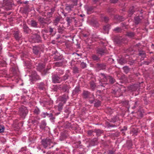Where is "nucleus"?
<instances>
[{"label": "nucleus", "mask_w": 154, "mask_h": 154, "mask_svg": "<svg viewBox=\"0 0 154 154\" xmlns=\"http://www.w3.org/2000/svg\"><path fill=\"white\" fill-rule=\"evenodd\" d=\"M54 141L53 139L46 138L42 140V143L45 148L49 146H51V147H53L54 146Z\"/></svg>", "instance_id": "nucleus-1"}, {"label": "nucleus", "mask_w": 154, "mask_h": 154, "mask_svg": "<svg viewBox=\"0 0 154 154\" xmlns=\"http://www.w3.org/2000/svg\"><path fill=\"white\" fill-rule=\"evenodd\" d=\"M41 41V37L39 35L37 34L32 35L31 36L29 41L32 43H38Z\"/></svg>", "instance_id": "nucleus-2"}, {"label": "nucleus", "mask_w": 154, "mask_h": 154, "mask_svg": "<svg viewBox=\"0 0 154 154\" xmlns=\"http://www.w3.org/2000/svg\"><path fill=\"white\" fill-rule=\"evenodd\" d=\"M52 82L54 83H60L61 81V78L57 74L53 75L52 76Z\"/></svg>", "instance_id": "nucleus-3"}, {"label": "nucleus", "mask_w": 154, "mask_h": 154, "mask_svg": "<svg viewBox=\"0 0 154 154\" xmlns=\"http://www.w3.org/2000/svg\"><path fill=\"white\" fill-rule=\"evenodd\" d=\"M38 20L40 23L43 25H44L45 24L48 25L49 23V20L48 18L45 19L41 17H39Z\"/></svg>", "instance_id": "nucleus-4"}, {"label": "nucleus", "mask_w": 154, "mask_h": 154, "mask_svg": "<svg viewBox=\"0 0 154 154\" xmlns=\"http://www.w3.org/2000/svg\"><path fill=\"white\" fill-rule=\"evenodd\" d=\"M28 112V110L26 107L22 108L20 110V114L21 116L25 117Z\"/></svg>", "instance_id": "nucleus-5"}, {"label": "nucleus", "mask_w": 154, "mask_h": 154, "mask_svg": "<svg viewBox=\"0 0 154 154\" xmlns=\"http://www.w3.org/2000/svg\"><path fill=\"white\" fill-rule=\"evenodd\" d=\"M38 88L40 90H45L47 88V85L42 82L38 83Z\"/></svg>", "instance_id": "nucleus-6"}, {"label": "nucleus", "mask_w": 154, "mask_h": 154, "mask_svg": "<svg viewBox=\"0 0 154 154\" xmlns=\"http://www.w3.org/2000/svg\"><path fill=\"white\" fill-rule=\"evenodd\" d=\"M73 4V5H68L66 6V9L69 10H71L72 8L73 7V5H76L77 3V0H72Z\"/></svg>", "instance_id": "nucleus-7"}, {"label": "nucleus", "mask_w": 154, "mask_h": 154, "mask_svg": "<svg viewBox=\"0 0 154 154\" xmlns=\"http://www.w3.org/2000/svg\"><path fill=\"white\" fill-rule=\"evenodd\" d=\"M45 65L40 64L38 65L37 66V69L38 70L41 72L44 70Z\"/></svg>", "instance_id": "nucleus-8"}, {"label": "nucleus", "mask_w": 154, "mask_h": 154, "mask_svg": "<svg viewBox=\"0 0 154 154\" xmlns=\"http://www.w3.org/2000/svg\"><path fill=\"white\" fill-rule=\"evenodd\" d=\"M90 93L87 91H83L82 93L83 97L84 98H87L90 95Z\"/></svg>", "instance_id": "nucleus-9"}, {"label": "nucleus", "mask_w": 154, "mask_h": 154, "mask_svg": "<svg viewBox=\"0 0 154 154\" xmlns=\"http://www.w3.org/2000/svg\"><path fill=\"white\" fill-rule=\"evenodd\" d=\"M68 99V95H64L62 96L61 99L60 101L63 102V103H65L67 100Z\"/></svg>", "instance_id": "nucleus-10"}, {"label": "nucleus", "mask_w": 154, "mask_h": 154, "mask_svg": "<svg viewBox=\"0 0 154 154\" xmlns=\"http://www.w3.org/2000/svg\"><path fill=\"white\" fill-rule=\"evenodd\" d=\"M97 53L101 55H102L105 53V51L102 48H98L96 51Z\"/></svg>", "instance_id": "nucleus-11"}, {"label": "nucleus", "mask_w": 154, "mask_h": 154, "mask_svg": "<svg viewBox=\"0 0 154 154\" xmlns=\"http://www.w3.org/2000/svg\"><path fill=\"white\" fill-rule=\"evenodd\" d=\"M32 77L33 80L35 79L38 80L39 79V76L35 72L32 74Z\"/></svg>", "instance_id": "nucleus-12"}, {"label": "nucleus", "mask_w": 154, "mask_h": 154, "mask_svg": "<svg viewBox=\"0 0 154 154\" xmlns=\"http://www.w3.org/2000/svg\"><path fill=\"white\" fill-rule=\"evenodd\" d=\"M57 29L58 32L62 33L64 29V28L63 25H60L58 26Z\"/></svg>", "instance_id": "nucleus-13"}, {"label": "nucleus", "mask_w": 154, "mask_h": 154, "mask_svg": "<svg viewBox=\"0 0 154 154\" xmlns=\"http://www.w3.org/2000/svg\"><path fill=\"white\" fill-rule=\"evenodd\" d=\"M14 34L15 38L17 40H19L21 37L20 35L19 34V32L18 31L15 32Z\"/></svg>", "instance_id": "nucleus-14"}, {"label": "nucleus", "mask_w": 154, "mask_h": 154, "mask_svg": "<svg viewBox=\"0 0 154 154\" xmlns=\"http://www.w3.org/2000/svg\"><path fill=\"white\" fill-rule=\"evenodd\" d=\"M46 125V123L45 121H43L42 122L41 124L40 125V128L42 129H44Z\"/></svg>", "instance_id": "nucleus-15"}, {"label": "nucleus", "mask_w": 154, "mask_h": 154, "mask_svg": "<svg viewBox=\"0 0 154 154\" xmlns=\"http://www.w3.org/2000/svg\"><path fill=\"white\" fill-rule=\"evenodd\" d=\"M60 20V19L59 17H56L53 22L54 25L55 26L57 25L58 23L59 22Z\"/></svg>", "instance_id": "nucleus-16"}, {"label": "nucleus", "mask_w": 154, "mask_h": 154, "mask_svg": "<svg viewBox=\"0 0 154 154\" xmlns=\"http://www.w3.org/2000/svg\"><path fill=\"white\" fill-rule=\"evenodd\" d=\"M33 52L35 54L38 55L39 54V49L37 47H34L33 49Z\"/></svg>", "instance_id": "nucleus-17"}, {"label": "nucleus", "mask_w": 154, "mask_h": 154, "mask_svg": "<svg viewBox=\"0 0 154 154\" xmlns=\"http://www.w3.org/2000/svg\"><path fill=\"white\" fill-rule=\"evenodd\" d=\"M69 88V87L66 85H64L62 88L64 92H68Z\"/></svg>", "instance_id": "nucleus-18"}, {"label": "nucleus", "mask_w": 154, "mask_h": 154, "mask_svg": "<svg viewBox=\"0 0 154 154\" xmlns=\"http://www.w3.org/2000/svg\"><path fill=\"white\" fill-rule=\"evenodd\" d=\"M69 77V75L67 74H66L64 75L61 78V81H65Z\"/></svg>", "instance_id": "nucleus-19"}, {"label": "nucleus", "mask_w": 154, "mask_h": 154, "mask_svg": "<svg viewBox=\"0 0 154 154\" xmlns=\"http://www.w3.org/2000/svg\"><path fill=\"white\" fill-rule=\"evenodd\" d=\"M63 103L62 102L60 103L58 105V109L59 111H61L63 108Z\"/></svg>", "instance_id": "nucleus-20"}, {"label": "nucleus", "mask_w": 154, "mask_h": 154, "mask_svg": "<svg viewBox=\"0 0 154 154\" xmlns=\"http://www.w3.org/2000/svg\"><path fill=\"white\" fill-rule=\"evenodd\" d=\"M31 23L32 26L34 27L37 26V23L34 20H32L31 21Z\"/></svg>", "instance_id": "nucleus-21"}, {"label": "nucleus", "mask_w": 154, "mask_h": 154, "mask_svg": "<svg viewBox=\"0 0 154 154\" xmlns=\"http://www.w3.org/2000/svg\"><path fill=\"white\" fill-rule=\"evenodd\" d=\"M94 133H96L97 135L100 136L102 133V132L99 129H96L94 130Z\"/></svg>", "instance_id": "nucleus-22"}, {"label": "nucleus", "mask_w": 154, "mask_h": 154, "mask_svg": "<svg viewBox=\"0 0 154 154\" xmlns=\"http://www.w3.org/2000/svg\"><path fill=\"white\" fill-rule=\"evenodd\" d=\"M54 64L55 66H60L63 65V63L62 62H59L55 63Z\"/></svg>", "instance_id": "nucleus-23"}, {"label": "nucleus", "mask_w": 154, "mask_h": 154, "mask_svg": "<svg viewBox=\"0 0 154 154\" xmlns=\"http://www.w3.org/2000/svg\"><path fill=\"white\" fill-rule=\"evenodd\" d=\"M92 59L94 60H99L98 57L95 55H93L92 56Z\"/></svg>", "instance_id": "nucleus-24"}, {"label": "nucleus", "mask_w": 154, "mask_h": 154, "mask_svg": "<svg viewBox=\"0 0 154 154\" xmlns=\"http://www.w3.org/2000/svg\"><path fill=\"white\" fill-rule=\"evenodd\" d=\"M134 19L135 23L137 24H138L140 20V19L139 17H135Z\"/></svg>", "instance_id": "nucleus-25"}, {"label": "nucleus", "mask_w": 154, "mask_h": 154, "mask_svg": "<svg viewBox=\"0 0 154 154\" xmlns=\"http://www.w3.org/2000/svg\"><path fill=\"white\" fill-rule=\"evenodd\" d=\"M94 130L93 131L92 130H89L88 131V135L91 136L92 135H94Z\"/></svg>", "instance_id": "nucleus-26"}, {"label": "nucleus", "mask_w": 154, "mask_h": 154, "mask_svg": "<svg viewBox=\"0 0 154 154\" xmlns=\"http://www.w3.org/2000/svg\"><path fill=\"white\" fill-rule=\"evenodd\" d=\"M80 91V90L78 87H76L73 91V92L75 93H78Z\"/></svg>", "instance_id": "nucleus-27"}, {"label": "nucleus", "mask_w": 154, "mask_h": 154, "mask_svg": "<svg viewBox=\"0 0 154 154\" xmlns=\"http://www.w3.org/2000/svg\"><path fill=\"white\" fill-rule=\"evenodd\" d=\"M49 114H48L47 112H43L42 114V117L43 118H45L46 116H48Z\"/></svg>", "instance_id": "nucleus-28"}, {"label": "nucleus", "mask_w": 154, "mask_h": 154, "mask_svg": "<svg viewBox=\"0 0 154 154\" xmlns=\"http://www.w3.org/2000/svg\"><path fill=\"white\" fill-rule=\"evenodd\" d=\"M90 86L91 88L93 89L95 88L96 85L93 82H91L90 83Z\"/></svg>", "instance_id": "nucleus-29"}, {"label": "nucleus", "mask_w": 154, "mask_h": 154, "mask_svg": "<svg viewBox=\"0 0 154 154\" xmlns=\"http://www.w3.org/2000/svg\"><path fill=\"white\" fill-rule=\"evenodd\" d=\"M4 128L3 125H0V133L3 132H4Z\"/></svg>", "instance_id": "nucleus-30"}, {"label": "nucleus", "mask_w": 154, "mask_h": 154, "mask_svg": "<svg viewBox=\"0 0 154 154\" xmlns=\"http://www.w3.org/2000/svg\"><path fill=\"white\" fill-rule=\"evenodd\" d=\"M100 103L99 101H98L94 104V106L96 107L99 106L100 105Z\"/></svg>", "instance_id": "nucleus-31"}, {"label": "nucleus", "mask_w": 154, "mask_h": 154, "mask_svg": "<svg viewBox=\"0 0 154 154\" xmlns=\"http://www.w3.org/2000/svg\"><path fill=\"white\" fill-rule=\"evenodd\" d=\"M48 116L51 119H55V118L53 117V115L51 113H50Z\"/></svg>", "instance_id": "nucleus-32"}, {"label": "nucleus", "mask_w": 154, "mask_h": 154, "mask_svg": "<svg viewBox=\"0 0 154 154\" xmlns=\"http://www.w3.org/2000/svg\"><path fill=\"white\" fill-rule=\"evenodd\" d=\"M127 35L128 36L130 37H132L134 36V34L132 32H128Z\"/></svg>", "instance_id": "nucleus-33"}, {"label": "nucleus", "mask_w": 154, "mask_h": 154, "mask_svg": "<svg viewBox=\"0 0 154 154\" xmlns=\"http://www.w3.org/2000/svg\"><path fill=\"white\" fill-rule=\"evenodd\" d=\"M24 31L26 33H28V28L27 26H24L23 27Z\"/></svg>", "instance_id": "nucleus-34"}, {"label": "nucleus", "mask_w": 154, "mask_h": 154, "mask_svg": "<svg viewBox=\"0 0 154 154\" xmlns=\"http://www.w3.org/2000/svg\"><path fill=\"white\" fill-rule=\"evenodd\" d=\"M81 65L83 68H84L86 66V63L83 62L82 63H81Z\"/></svg>", "instance_id": "nucleus-35"}, {"label": "nucleus", "mask_w": 154, "mask_h": 154, "mask_svg": "<svg viewBox=\"0 0 154 154\" xmlns=\"http://www.w3.org/2000/svg\"><path fill=\"white\" fill-rule=\"evenodd\" d=\"M39 112V110L38 109H35L34 110V112L36 114H38Z\"/></svg>", "instance_id": "nucleus-36"}, {"label": "nucleus", "mask_w": 154, "mask_h": 154, "mask_svg": "<svg viewBox=\"0 0 154 154\" xmlns=\"http://www.w3.org/2000/svg\"><path fill=\"white\" fill-rule=\"evenodd\" d=\"M139 54L140 55H142L144 57L145 56V53L144 52H140L139 53Z\"/></svg>", "instance_id": "nucleus-37"}, {"label": "nucleus", "mask_w": 154, "mask_h": 154, "mask_svg": "<svg viewBox=\"0 0 154 154\" xmlns=\"http://www.w3.org/2000/svg\"><path fill=\"white\" fill-rule=\"evenodd\" d=\"M99 67L100 68H101V69H105V68L106 66L105 65H100Z\"/></svg>", "instance_id": "nucleus-38"}, {"label": "nucleus", "mask_w": 154, "mask_h": 154, "mask_svg": "<svg viewBox=\"0 0 154 154\" xmlns=\"http://www.w3.org/2000/svg\"><path fill=\"white\" fill-rule=\"evenodd\" d=\"M49 32L51 33L53 31V29L51 26H49Z\"/></svg>", "instance_id": "nucleus-39"}, {"label": "nucleus", "mask_w": 154, "mask_h": 154, "mask_svg": "<svg viewBox=\"0 0 154 154\" xmlns=\"http://www.w3.org/2000/svg\"><path fill=\"white\" fill-rule=\"evenodd\" d=\"M64 112L66 113H67L68 114H69V112L68 109H66L64 110Z\"/></svg>", "instance_id": "nucleus-40"}, {"label": "nucleus", "mask_w": 154, "mask_h": 154, "mask_svg": "<svg viewBox=\"0 0 154 154\" xmlns=\"http://www.w3.org/2000/svg\"><path fill=\"white\" fill-rule=\"evenodd\" d=\"M93 9L92 7H89L88 8L87 10L88 11H91L93 10Z\"/></svg>", "instance_id": "nucleus-41"}, {"label": "nucleus", "mask_w": 154, "mask_h": 154, "mask_svg": "<svg viewBox=\"0 0 154 154\" xmlns=\"http://www.w3.org/2000/svg\"><path fill=\"white\" fill-rule=\"evenodd\" d=\"M66 20L68 23H69L70 22V19L69 17H67L66 18Z\"/></svg>", "instance_id": "nucleus-42"}, {"label": "nucleus", "mask_w": 154, "mask_h": 154, "mask_svg": "<svg viewBox=\"0 0 154 154\" xmlns=\"http://www.w3.org/2000/svg\"><path fill=\"white\" fill-rule=\"evenodd\" d=\"M73 69L74 71L76 72L78 71V68L76 67H74Z\"/></svg>", "instance_id": "nucleus-43"}, {"label": "nucleus", "mask_w": 154, "mask_h": 154, "mask_svg": "<svg viewBox=\"0 0 154 154\" xmlns=\"http://www.w3.org/2000/svg\"><path fill=\"white\" fill-rule=\"evenodd\" d=\"M111 2L112 3H115L117 2L118 0H110Z\"/></svg>", "instance_id": "nucleus-44"}, {"label": "nucleus", "mask_w": 154, "mask_h": 154, "mask_svg": "<svg viewBox=\"0 0 154 154\" xmlns=\"http://www.w3.org/2000/svg\"><path fill=\"white\" fill-rule=\"evenodd\" d=\"M107 110L108 111H109V112L112 111V110L110 108H106V110Z\"/></svg>", "instance_id": "nucleus-45"}, {"label": "nucleus", "mask_w": 154, "mask_h": 154, "mask_svg": "<svg viewBox=\"0 0 154 154\" xmlns=\"http://www.w3.org/2000/svg\"><path fill=\"white\" fill-rule=\"evenodd\" d=\"M2 45H0V53H1V51L2 50Z\"/></svg>", "instance_id": "nucleus-46"}, {"label": "nucleus", "mask_w": 154, "mask_h": 154, "mask_svg": "<svg viewBox=\"0 0 154 154\" xmlns=\"http://www.w3.org/2000/svg\"><path fill=\"white\" fill-rule=\"evenodd\" d=\"M98 0H93V1L94 3H96L97 2Z\"/></svg>", "instance_id": "nucleus-47"}, {"label": "nucleus", "mask_w": 154, "mask_h": 154, "mask_svg": "<svg viewBox=\"0 0 154 154\" xmlns=\"http://www.w3.org/2000/svg\"><path fill=\"white\" fill-rule=\"evenodd\" d=\"M119 27H116V28L114 30L115 31H117L119 29Z\"/></svg>", "instance_id": "nucleus-48"}, {"label": "nucleus", "mask_w": 154, "mask_h": 154, "mask_svg": "<svg viewBox=\"0 0 154 154\" xmlns=\"http://www.w3.org/2000/svg\"><path fill=\"white\" fill-rule=\"evenodd\" d=\"M109 154H114L113 152L112 151H110L109 153Z\"/></svg>", "instance_id": "nucleus-49"}, {"label": "nucleus", "mask_w": 154, "mask_h": 154, "mask_svg": "<svg viewBox=\"0 0 154 154\" xmlns=\"http://www.w3.org/2000/svg\"><path fill=\"white\" fill-rule=\"evenodd\" d=\"M53 12H48L47 13V14H51V15H52V14H53Z\"/></svg>", "instance_id": "nucleus-50"}, {"label": "nucleus", "mask_w": 154, "mask_h": 154, "mask_svg": "<svg viewBox=\"0 0 154 154\" xmlns=\"http://www.w3.org/2000/svg\"><path fill=\"white\" fill-rule=\"evenodd\" d=\"M4 99V98L3 97H1L0 98V101L2 100H3Z\"/></svg>", "instance_id": "nucleus-51"}, {"label": "nucleus", "mask_w": 154, "mask_h": 154, "mask_svg": "<svg viewBox=\"0 0 154 154\" xmlns=\"http://www.w3.org/2000/svg\"><path fill=\"white\" fill-rule=\"evenodd\" d=\"M60 71L61 72V73H60V75H62V74H63V71L62 70H61Z\"/></svg>", "instance_id": "nucleus-52"}, {"label": "nucleus", "mask_w": 154, "mask_h": 154, "mask_svg": "<svg viewBox=\"0 0 154 154\" xmlns=\"http://www.w3.org/2000/svg\"><path fill=\"white\" fill-rule=\"evenodd\" d=\"M80 16L81 17H83V16H85L84 15H83L82 14H80Z\"/></svg>", "instance_id": "nucleus-53"}, {"label": "nucleus", "mask_w": 154, "mask_h": 154, "mask_svg": "<svg viewBox=\"0 0 154 154\" xmlns=\"http://www.w3.org/2000/svg\"><path fill=\"white\" fill-rule=\"evenodd\" d=\"M27 1H25L24 2V3L25 4H26V3H27Z\"/></svg>", "instance_id": "nucleus-54"}, {"label": "nucleus", "mask_w": 154, "mask_h": 154, "mask_svg": "<svg viewBox=\"0 0 154 154\" xmlns=\"http://www.w3.org/2000/svg\"><path fill=\"white\" fill-rule=\"evenodd\" d=\"M93 101H90V102L91 103H93Z\"/></svg>", "instance_id": "nucleus-55"}, {"label": "nucleus", "mask_w": 154, "mask_h": 154, "mask_svg": "<svg viewBox=\"0 0 154 154\" xmlns=\"http://www.w3.org/2000/svg\"><path fill=\"white\" fill-rule=\"evenodd\" d=\"M111 82L112 83H113L114 82V81L113 80H112V81H111Z\"/></svg>", "instance_id": "nucleus-56"}, {"label": "nucleus", "mask_w": 154, "mask_h": 154, "mask_svg": "<svg viewBox=\"0 0 154 154\" xmlns=\"http://www.w3.org/2000/svg\"><path fill=\"white\" fill-rule=\"evenodd\" d=\"M104 18V20L105 21L106 17H105Z\"/></svg>", "instance_id": "nucleus-57"}, {"label": "nucleus", "mask_w": 154, "mask_h": 154, "mask_svg": "<svg viewBox=\"0 0 154 154\" xmlns=\"http://www.w3.org/2000/svg\"><path fill=\"white\" fill-rule=\"evenodd\" d=\"M152 47H154V45H152Z\"/></svg>", "instance_id": "nucleus-58"}, {"label": "nucleus", "mask_w": 154, "mask_h": 154, "mask_svg": "<svg viewBox=\"0 0 154 154\" xmlns=\"http://www.w3.org/2000/svg\"><path fill=\"white\" fill-rule=\"evenodd\" d=\"M60 73H61V72H60V74H59V75H60Z\"/></svg>", "instance_id": "nucleus-59"}, {"label": "nucleus", "mask_w": 154, "mask_h": 154, "mask_svg": "<svg viewBox=\"0 0 154 154\" xmlns=\"http://www.w3.org/2000/svg\"><path fill=\"white\" fill-rule=\"evenodd\" d=\"M126 68V67H124V69H125V68Z\"/></svg>", "instance_id": "nucleus-60"}]
</instances>
